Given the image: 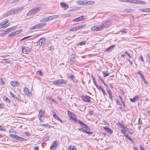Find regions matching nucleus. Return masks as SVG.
Listing matches in <instances>:
<instances>
[{
  "mask_svg": "<svg viewBox=\"0 0 150 150\" xmlns=\"http://www.w3.org/2000/svg\"><path fill=\"white\" fill-rule=\"evenodd\" d=\"M10 93L11 96L13 97L14 98H16V99H17V98H16V95H15L14 94H13V93H12L11 92H10Z\"/></svg>",
  "mask_w": 150,
  "mask_h": 150,
  "instance_id": "50",
  "label": "nucleus"
},
{
  "mask_svg": "<svg viewBox=\"0 0 150 150\" xmlns=\"http://www.w3.org/2000/svg\"><path fill=\"white\" fill-rule=\"evenodd\" d=\"M133 9H126L125 10V11H126L128 12H131L133 11Z\"/></svg>",
  "mask_w": 150,
  "mask_h": 150,
  "instance_id": "51",
  "label": "nucleus"
},
{
  "mask_svg": "<svg viewBox=\"0 0 150 150\" xmlns=\"http://www.w3.org/2000/svg\"><path fill=\"white\" fill-rule=\"evenodd\" d=\"M22 50L23 52L25 54H27L30 51V49L28 47L25 46L22 47Z\"/></svg>",
  "mask_w": 150,
  "mask_h": 150,
  "instance_id": "9",
  "label": "nucleus"
},
{
  "mask_svg": "<svg viewBox=\"0 0 150 150\" xmlns=\"http://www.w3.org/2000/svg\"><path fill=\"white\" fill-rule=\"evenodd\" d=\"M47 98L48 100H50V101H51L53 102L54 103H57V102L54 100V99L52 98L50 96H48L47 97Z\"/></svg>",
  "mask_w": 150,
  "mask_h": 150,
  "instance_id": "23",
  "label": "nucleus"
},
{
  "mask_svg": "<svg viewBox=\"0 0 150 150\" xmlns=\"http://www.w3.org/2000/svg\"><path fill=\"white\" fill-rule=\"evenodd\" d=\"M46 25V23H39L35 25V27L37 29H38L42 28Z\"/></svg>",
  "mask_w": 150,
  "mask_h": 150,
  "instance_id": "14",
  "label": "nucleus"
},
{
  "mask_svg": "<svg viewBox=\"0 0 150 150\" xmlns=\"http://www.w3.org/2000/svg\"><path fill=\"white\" fill-rule=\"evenodd\" d=\"M138 124H140V125H143V124L142 123V121H141V119L140 118L139 119Z\"/></svg>",
  "mask_w": 150,
  "mask_h": 150,
  "instance_id": "48",
  "label": "nucleus"
},
{
  "mask_svg": "<svg viewBox=\"0 0 150 150\" xmlns=\"http://www.w3.org/2000/svg\"><path fill=\"white\" fill-rule=\"evenodd\" d=\"M96 86L97 87V88L98 90H101L102 89V88L100 86H99L97 85V86Z\"/></svg>",
  "mask_w": 150,
  "mask_h": 150,
  "instance_id": "61",
  "label": "nucleus"
},
{
  "mask_svg": "<svg viewBox=\"0 0 150 150\" xmlns=\"http://www.w3.org/2000/svg\"><path fill=\"white\" fill-rule=\"evenodd\" d=\"M101 26L98 25H96L93 26L91 28V30L93 31H100L102 29V28L101 27Z\"/></svg>",
  "mask_w": 150,
  "mask_h": 150,
  "instance_id": "5",
  "label": "nucleus"
},
{
  "mask_svg": "<svg viewBox=\"0 0 150 150\" xmlns=\"http://www.w3.org/2000/svg\"><path fill=\"white\" fill-rule=\"evenodd\" d=\"M5 83L4 82L2 79H0V85H4Z\"/></svg>",
  "mask_w": 150,
  "mask_h": 150,
  "instance_id": "54",
  "label": "nucleus"
},
{
  "mask_svg": "<svg viewBox=\"0 0 150 150\" xmlns=\"http://www.w3.org/2000/svg\"><path fill=\"white\" fill-rule=\"evenodd\" d=\"M44 111L43 110H42V109L40 110L39 112V114L41 115H44Z\"/></svg>",
  "mask_w": 150,
  "mask_h": 150,
  "instance_id": "41",
  "label": "nucleus"
},
{
  "mask_svg": "<svg viewBox=\"0 0 150 150\" xmlns=\"http://www.w3.org/2000/svg\"><path fill=\"white\" fill-rule=\"evenodd\" d=\"M53 117L57 119L59 121L62 123V121L61 119L57 116L55 114V112H53Z\"/></svg>",
  "mask_w": 150,
  "mask_h": 150,
  "instance_id": "20",
  "label": "nucleus"
},
{
  "mask_svg": "<svg viewBox=\"0 0 150 150\" xmlns=\"http://www.w3.org/2000/svg\"><path fill=\"white\" fill-rule=\"evenodd\" d=\"M59 15H54L53 16H51V18L52 17V19H56L58 17H59Z\"/></svg>",
  "mask_w": 150,
  "mask_h": 150,
  "instance_id": "39",
  "label": "nucleus"
},
{
  "mask_svg": "<svg viewBox=\"0 0 150 150\" xmlns=\"http://www.w3.org/2000/svg\"><path fill=\"white\" fill-rule=\"evenodd\" d=\"M68 150H77V149L74 146L72 145L69 147Z\"/></svg>",
  "mask_w": 150,
  "mask_h": 150,
  "instance_id": "29",
  "label": "nucleus"
},
{
  "mask_svg": "<svg viewBox=\"0 0 150 150\" xmlns=\"http://www.w3.org/2000/svg\"><path fill=\"white\" fill-rule=\"evenodd\" d=\"M67 112H68V115L69 116H70L71 117V115H73L72 113L70 111H69V110H68L67 111Z\"/></svg>",
  "mask_w": 150,
  "mask_h": 150,
  "instance_id": "47",
  "label": "nucleus"
},
{
  "mask_svg": "<svg viewBox=\"0 0 150 150\" xmlns=\"http://www.w3.org/2000/svg\"><path fill=\"white\" fill-rule=\"evenodd\" d=\"M82 100L84 101L88 102L90 101L91 97L83 95L81 96Z\"/></svg>",
  "mask_w": 150,
  "mask_h": 150,
  "instance_id": "4",
  "label": "nucleus"
},
{
  "mask_svg": "<svg viewBox=\"0 0 150 150\" xmlns=\"http://www.w3.org/2000/svg\"><path fill=\"white\" fill-rule=\"evenodd\" d=\"M8 21L6 20L2 23V27L4 28H6L10 24V23H8Z\"/></svg>",
  "mask_w": 150,
  "mask_h": 150,
  "instance_id": "10",
  "label": "nucleus"
},
{
  "mask_svg": "<svg viewBox=\"0 0 150 150\" xmlns=\"http://www.w3.org/2000/svg\"><path fill=\"white\" fill-rule=\"evenodd\" d=\"M45 39H40L37 42V45L38 46H41L44 45L45 42Z\"/></svg>",
  "mask_w": 150,
  "mask_h": 150,
  "instance_id": "8",
  "label": "nucleus"
},
{
  "mask_svg": "<svg viewBox=\"0 0 150 150\" xmlns=\"http://www.w3.org/2000/svg\"><path fill=\"white\" fill-rule=\"evenodd\" d=\"M85 26V25H80L79 26H76L77 29L78 30L80 29V28H83Z\"/></svg>",
  "mask_w": 150,
  "mask_h": 150,
  "instance_id": "44",
  "label": "nucleus"
},
{
  "mask_svg": "<svg viewBox=\"0 0 150 150\" xmlns=\"http://www.w3.org/2000/svg\"><path fill=\"white\" fill-rule=\"evenodd\" d=\"M20 0H13L12 2H11V4H13L16 3V2H18Z\"/></svg>",
  "mask_w": 150,
  "mask_h": 150,
  "instance_id": "59",
  "label": "nucleus"
},
{
  "mask_svg": "<svg viewBox=\"0 0 150 150\" xmlns=\"http://www.w3.org/2000/svg\"><path fill=\"white\" fill-rule=\"evenodd\" d=\"M17 13L16 8H12L5 15V17H7L11 15H14Z\"/></svg>",
  "mask_w": 150,
  "mask_h": 150,
  "instance_id": "3",
  "label": "nucleus"
},
{
  "mask_svg": "<svg viewBox=\"0 0 150 150\" xmlns=\"http://www.w3.org/2000/svg\"><path fill=\"white\" fill-rule=\"evenodd\" d=\"M71 118H72L75 122H76L77 118H76V115L75 114H73V115H71Z\"/></svg>",
  "mask_w": 150,
  "mask_h": 150,
  "instance_id": "33",
  "label": "nucleus"
},
{
  "mask_svg": "<svg viewBox=\"0 0 150 150\" xmlns=\"http://www.w3.org/2000/svg\"><path fill=\"white\" fill-rule=\"evenodd\" d=\"M110 24V21H109L103 22L102 23V25H101V27L103 29V28H105L108 27Z\"/></svg>",
  "mask_w": 150,
  "mask_h": 150,
  "instance_id": "6",
  "label": "nucleus"
},
{
  "mask_svg": "<svg viewBox=\"0 0 150 150\" xmlns=\"http://www.w3.org/2000/svg\"><path fill=\"white\" fill-rule=\"evenodd\" d=\"M138 73L140 75L141 78L142 79V80H143V81H146V80L144 78L143 75L141 73V72L140 71L139 72H138Z\"/></svg>",
  "mask_w": 150,
  "mask_h": 150,
  "instance_id": "32",
  "label": "nucleus"
},
{
  "mask_svg": "<svg viewBox=\"0 0 150 150\" xmlns=\"http://www.w3.org/2000/svg\"><path fill=\"white\" fill-rule=\"evenodd\" d=\"M69 78H70L75 83H77L78 81L75 78L74 76L73 75L70 76H68Z\"/></svg>",
  "mask_w": 150,
  "mask_h": 150,
  "instance_id": "16",
  "label": "nucleus"
},
{
  "mask_svg": "<svg viewBox=\"0 0 150 150\" xmlns=\"http://www.w3.org/2000/svg\"><path fill=\"white\" fill-rule=\"evenodd\" d=\"M77 28L76 26L73 27L71 28L69 30V31H75L77 30Z\"/></svg>",
  "mask_w": 150,
  "mask_h": 150,
  "instance_id": "35",
  "label": "nucleus"
},
{
  "mask_svg": "<svg viewBox=\"0 0 150 150\" xmlns=\"http://www.w3.org/2000/svg\"><path fill=\"white\" fill-rule=\"evenodd\" d=\"M104 128L106 131L109 133L112 134V130L108 127L106 126L104 127Z\"/></svg>",
  "mask_w": 150,
  "mask_h": 150,
  "instance_id": "21",
  "label": "nucleus"
},
{
  "mask_svg": "<svg viewBox=\"0 0 150 150\" xmlns=\"http://www.w3.org/2000/svg\"><path fill=\"white\" fill-rule=\"evenodd\" d=\"M76 58V55L74 54H72L71 55L70 58V62L71 64H73L75 62Z\"/></svg>",
  "mask_w": 150,
  "mask_h": 150,
  "instance_id": "11",
  "label": "nucleus"
},
{
  "mask_svg": "<svg viewBox=\"0 0 150 150\" xmlns=\"http://www.w3.org/2000/svg\"><path fill=\"white\" fill-rule=\"evenodd\" d=\"M42 116H43V115L39 114L38 115L39 120L41 122H43L44 120V118L43 117H42Z\"/></svg>",
  "mask_w": 150,
  "mask_h": 150,
  "instance_id": "31",
  "label": "nucleus"
},
{
  "mask_svg": "<svg viewBox=\"0 0 150 150\" xmlns=\"http://www.w3.org/2000/svg\"><path fill=\"white\" fill-rule=\"evenodd\" d=\"M86 43V41H83L80 42H79L78 44L79 45H84Z\"/></svg>",
  "mask_w": 150,
  "mask_h": 150,
  "instance_id": "36",
  "label": "nucleus"
},
{
  "mask_svg": "<svg viewBox=\"0 0 150 150\" xmlns=\"http://www.w3.org/2000/svg\"><path fill=\"white\" fill-rule=\"evenodd\" d=\"M122 129L121 130V132L124 135H125V132H126V130L125 129Z\"/></svg>",
  "mask_w": 150,
  "mask_h": 150,
  "instance_id": "45",
  "label": "nucleus"
},
{
  "mask_svg": "<svg viewBox=\"0 0 150 150\" xmlns=\"http://www.w3.org/2000/svg\"><path fill=\"white\" fill-rule=\"evenodd\" d=\"M11 84L13 86H17L18 85L17 82H16L15 81H11Z\"/></svg>",
  "mask_w": 150,
  "mask_h": 150,
  "instance_id": "28",
  "label": "nucleus"
},
{
  "mask_svg": "<svg viewBox=\"0 0 150 150\" xmlns=\"http://www.w3.org/2000/svg\"><path fill=\"white\" fill-rule=\"evenodd\" d=\"M6 35V33H5L4 31L3 33H0V36H2L5 35Z\"/></svg>",
  "mask_w": 150,
  "mask_h": 150,
  "instance_id": "56",
  "label": "nucleus"
},
{
  "mask_svg": "<svg viewBox=\"0 0 150 150\" xmlns=\"http://www.w3.org/2000/svg\"><path fill=\"white\" fill-rule=\"evenodd\" d=\"M15 27L14 26L11 28H8L6 29V30H4L5 33H6V34H8L9 32H10L11 31H12L13 30L15 29Z\"/></svg>",
  "mask_w": 150,
  "mask_h": 150,
  "instance_id": "19",
  "label": "nucleus"
},
{
  "mask_svg": "<svg viewBox=\"0 0 150 150\" xmlns=\"http://www.w3.org/2000/svg\"><path fill=\"white\" fill-rule=\"evenodd\" d=\"M139 10L140 11L146 12V9L140 8L139 9Z\"/></svg>",
  "mask_w": 150,
  "mask_h": 150,
  "instance_id": "58",
  "label": "nucleus"
},
{
  "mask_svg": "<svg viewBox=\"0 0 150 150\" xmlns=\"http://www.w3.org/2000/svg\"><path fill=\"white\" fill-rule=\"evenodd\" d=\"M84 19V18L83 17V16H82L79 17L77 18H76L73 19L72 21L74 22H78L81 21H83Z\"/></svg>",
  "mask_w": 150,
  "mask_h": 150,
  "instance_id": "13",
  "label": "nucleus"
},
{
  "mask_svg": "<svg viewBox=\"0 0 150 150\" xmlns=\"http://www.w3.org/2000/svg\"><path fill=\"white\" fill-rule=\"evenodd\" d=\"M114 47H115V45H114L111 46L105 49V50L106 51L108 52L110 50H112L113 49Z\"/></svg>",
  "mask_w": 150,
  "mask_h": 150,
  "instance_id": "26",
  "label": "nucleus"
},
{
  "mask_svg": "<svg viewBox=\"0 0 150 150\" xmlns=\"http://www.w3.org/2000/svg\"><path fill=\"white\" fill-rule=\"evenodd\" d=\"M17 140H20V141H24L25 140V139L24 138L18 136V138Z\"/></svg>",
  "mask_w": 150,
  "mask_h": 150,
  "instance_id": "40",
  "label": "nucleus"
},
{
  "mask_svg": "<svg viewBox=\"0 0 150 150\" xmlns=\"http://www.w3.org/2000/svg\"><path fill=\"white\" fill-rule=\"evenodd\" d=\"M24 93L27 96H30V92L29 90L27 87H25L23 89Z\"/></svg>",
  "mask_w": 150,
  "mask_h": 150,
  "instance_id": "12",
  "label": "nucleus"
},
{
  "mask_svg": "<svg viewBox=\"0 0 150 150\" xmlns=\"http://www.w3.org/2000/svg\"><path fill=\"white\" fill-rule=\"evenodd\" d=\"M101 90L104 95H105L107 94L105 92V90L103 88Z\"/></svg>",
  "mask_w": 150,
  "mask_h": 150,
  "instance_id": "60",
  "label": "nucleus"
},
{
  "mask_svg": "<svg viewBox=\"0 0 150 150\" xmlns=\"http://www.w3.org/2000/svg\"><path fill=\"white\" fill-rule=\"evenodd\" d=\"M58 143L57 141H54L52 143L51 146L50 148L51 150H54L57 147Z\"/></svg>",
  "mask_w": 150,
  "mask_h": 150,
  "instance_id": "7",
  "label": "nucleus"
},
{
  "mask_svg": "<svg viewBox=\"0 0 150 150\" xmlns=\"http://www.w3.org/2000/svg\"><path fill=\"white\" fill-rule=\"evenodd\" d=\"M3 98L6 102H8V103H10L11 102V100L9 99L7 97H4Z\"/></svg>",
  "mask_w": 150,
  "mask_h": 150,
  "instance_id": "38",
  "label": "nucleus"
},
{
  "mask_svg": "<svg viewBox=\"0 0 150 150\" xmlns=\"http://www.w3.org/2000/svg\"><path fill=\"white\" fill-rule=\"evenodd\" d=\"M40 7H35L29 11V12L27 14V16L34 14L37 13L40 10Z\"/></svg>",
  "mask_w": 150,
  "mask_h": 150,
  "instance_id": "1",
  "label": "nucleus"
},
{
  "mask_svg": "<svg viewBox=\"0 0 150 150\" xmlns=\"http://www.w3.org/2000/svg\"><path fill=\"white\" fill-rule=\"evenodd\" d=\"M67 81L63 79H58L53 82L54 85H59L62 84H65Z\"/></svg>",
  "mask_w": 150,
  "mask_h": 150,
  "instance_id": "2",
  "label": "nucleus"
},
{
  "mask_svg": "<svg viewBox=\"0 0 150 150\" xmlns=\"http://www.w3.org/2000/svg\"><path fill=\"white\" fill-rule=\"evenodd\" d=\"M103 76L104 77H105L107 76H108L109 74V73L107 72H104V71L103 72Z\"/></svg>",
  "mask_w": 150,
  "mask_h": 150,
  "instance_id": "37",
  "label": "nucleus"
},
{
  "mask_svg": "<svg viewBox=\"0 0 150 150\" xmlns=\"http://www.w3.org/2000/svg\"><path fill=\"white\" fill-rule=\"evenodd\" d=\"M37 74L38 75H40L42 76L43 75V74L42 72L40 71H38L37 72Z\"/></svg>",
  "mask_w": 150,
  "mask_h": 150,
  "instance_id": "46",
  "label": "nucleus"
},
{
  "mask_svg": "<svg viewBox=\"0 0 150 150\" xmlns=\"http://www.w3.org/2000/svg\"><path fill=\"white\" fill-rule=\"evenodd\" d=\"M16 12H20L21 11L23 10L24 9V7H17L16 8Z\"/></svg>",
  "mask_w": 150,
  "mask_h": 150,
  "instance_id": "22",
  "label": "nucleus"
},
{
  "mask_svg": "<svg viewBox=\"0 0 150 150\" xmlns=\"http://www.w3.org/2000/svg\"><path fill=\"white\" fill-rule=\"evenodd\" d=\"M95 3V1H85L84 5H91L94 4Z\"/></svg>",
  "mask_w": 150,
  "mask_h": 150,
  "instance_id": "18",
  "label": "nucleus"
},
{
  "mask_svg": "<svg viewBox=\"0 0 150 150\" xmlns=\"http://www.w3.org/2000/svg\"><path fill=\"white\" fill-rule=\"evenodd\" d=\"M82 132H86V133H88L89 134H92V132H88L86 131V130L83 129L82 130Z\"/></svg>",
  "mask_w": 150,
  "mask_h": 150,
  "instance_id": "52",
  "label": "nucleus"
},
{
  "mask_svg": "<svg viewBox=\"0 0 150 150\" xmlns=\"http://www.w3.org/2000/svg\"><path fill=\"white\" fill-rule=\"evenodd\" d=\"M98 78L100 80L102 81V82L104 84V81L103 79L99 76H98Z\"/></svg>",
  "mask_w": 150,
  "mask_h": 150,
  "instance_id": "62",
  "label": "nucleus"
},
{
  "mask_svg": "<svg viewBox=\"0 0 150 150\" xmlns=\"http://www.w3.org/2000/svg\"><path fill=\"white\" fill-rule=\"evenodd\" d=\"M41 126H44L46 128V127H49L50 128V127L51 126L48 125L47 124H42L41 125Z\"/></svg>",
  "mask_w": 150,
  "mask_h": 150,
  "instance_id": "53",
  "label": "nucleus"
},
{
  "mask_svg": "<svg viewBox=\"0 0 150 150\" xmlns=\"http://www.w3.org/2000/svg\"><path fill=\"white\" fill-rule=\"evenodd\" d=\"M77 3L78 4L81 5H83L85 4V1H77Z\"/></svg>",
  "mask_w": 150,
  "mask_h": 150,
  "instance_id": "30",
  "label": "nucleus"
},
{
  "mask_svg": "<svg viewBox=\"0 0 150 150\" xmlns=\"http://www.w3.org/2000/svg\"><path fill=\"white\" fill-rule=\"evenodd\" d=\"M80 124L81 125L83 124V123L82 121H81L80 120H77V121L76 122Z\"/></svg>",
  "mask_w": 150,
  "mask_h": 150,
  "instance_id": "49",
  "label": "nucleus"
},
{
  "mask_svg": "<svg viewBox=\"0 0 150 150\" xmlns=\"http://www.w3.org/2000/svg\"><path fill=\"white\" fill-rule=\"evenodd\" d=\"M82 125L83 127L86 129L87 130H88L89 129V127L87 125H85L84 123L83 124H82Z\"/></svg>",
  "mask_w": 150,
  "mask_h": 150,
  "instance_id": "42",
  "label": "nucleus"
},
{
  "mask_svg": "<svg viewBox=\"0 0 150 150\" xmlns=\"http://www.w3.org/2000/svg\"><path fill=\"white\" fill-rule=\"evenodd\" d=\"M47 18H44L40 20V22H47Z\"/></svg>",
  "mask_w": 150,
  "mask_h": 150,
  "instance_id": "43",
  "label": "nucleus"
},
{
  "mask_svg": "<svg viewBox=\"0 0 150 150\" xmlns=\"http://www.w3.org/2000/svg\"><path fill=\"white\" fill-rule=\"evenodd\" d=\"M16 33H15L14 31L12 33H11L10 34H9L8 35V37H13V36H15L16 35Z\"/></svg>",
  "mask_w": 150,
  "mask_h": 150,
  "instance_id": "34",
  "label": "nucleus"
},
{
  "mask_svg": "<svg viewBox=\"0 0 150 150\" xmlns=\"http://www.w3.org/2000/svg\"><path fill=\"white\" fill-rule=\"evenodd\" d=\"M125 136L126 137V138L128 139L131 142L134 143V141L132 139V138L130 137L129 135L125 134Z\"/></svg>",
  "mask_w": 150,
  "mask_h": 150,
  "instance_id": "27",
  "label": "nucleus"
},
{
  "mask_svg": "<svg viewBox=\"0 0 150 150\" xmlns=\"http://www.w3.org/2000/svg\"><path fill=\"white\" fill-rule=\"evenodd\" d=\"M127 60L129 61V63H130V64L131 65H132L133 64L132 62V61L129 59H127Z\"/></svg>",
  "mask_w": 150,
  "mask_h": 150,
  "instance_id": "63",
  "label": "nucleus"
},
{
  "mask_svg": "<svg viewBox=\"0 0 150 150\" xmlns=\"http://www.w3.org/2000/svg\"><path fill=\"white\" fill-rule=\"evenodd\" d=\"M107 91L108 94L110 99L112 101H113V99L112 97L111 91L108 88L107 89Z\"/></svg>",
  "mask_w": 150,
  "mask_h": 150,
  "instance_id": "15",
  "label": "nucleus"
},
{
  "mask_svg": "<svg viewBox=\"0 0 150 150\" xmlns=\"http://www.w3.org/2000/svg\"><path fill=\"white\" fill-rule=\"evenodd\" d=\"M21 31V30H18L16 31H15V33H16V35L18 34L19 33H20Z\"/></svg>",
  "mask_w": 150,
  "mask_h": 150,
  "instance_id": "55",
  "label": "nucleus"
},
{
  "mask_svg": "<svg viewBox=\"0 0 150 150\" xmlns=\"http://www.w3.org/2000/svg\"><path fill=\"white\" fill-rule=\"evenodd\" d=\"M31 36H28L27 37H25L24 38H23L22 39H21V41H22L24 40L28 39V38H29L31 37Z\"/></svg>",
  "mask_w": 150,
  "mask_h": 150,
  "instance_id": "57",
  "label": "nucleus"
},
{
  "mask_svg": "<svg viewBox=\"0 0 150 150\" xmlns=\"http://www.w3.org/2000/svg\"><path fill=\"white\" fill-rule=\"evenodd\" d=\"M9 136L11 138L13 139H15L17 140L18 136L16 135L10 134L9 135Z\"/></svg>",
  "mask_w": 150,
  "mask_h": 150,
  "instance_id": "24",
  "label": "nucleus"
},
{
  "mask_svg": "<svg viewBox=\"0 0 150 150\" xmlns=\"http://www.w3.org/2000/svg\"><path fill=\"white\" fill-rule=\"evenodd\" d=\"M138 99V98L137 97L135 96L134 97V98L132 99L131 98H130V101L132 102H136L137 100Z\"/></svg>",
  "mask_w": 150,
  "mask_h": 150,
  "instance_id": "25",
  "label": "nucleus"
},
{
  "mask_svg": "<svg viewBox=\"0 0 150 150\" xmlns=\"http://www.w3.org/2000/svg\"><path fill=\"white\" fill-rule=\"evenodd\" d=\"M60 5L63 8L65 9H67L69 7L68 5L64 2H61Z\"/></svg>",
  "mask_w": 150,
  "mask_h": 150,
  "instance_id": "17",
  "label": "nucleus"
},
{
  "mask_svg": "<svg viewBox=\"0 0 150 150\" xmlns=\"http://www.w3.org/2000/svg\"><path fill=\"white\" fill-rule=\"evenodd\" d=\"M120 32L122 33H126L125 29L121 30H120Z\"/></svg>",
  "mask_w": 150,
  "mask_h": 150,
  "instance_id": "64",
  "label": "nucleus"
}]
</instances>
